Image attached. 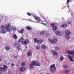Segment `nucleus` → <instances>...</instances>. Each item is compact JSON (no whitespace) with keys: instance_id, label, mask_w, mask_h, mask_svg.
Returning a JSON list of instances; mask_svg holds the SVG:
<instances>
[{"instance_id":"11","label":"nucleus","mask_w":74,"mask_h":74,"mask_svg":"<svg viewBox=\"0 0 74 74\" xmlns=\"http://www.w3.org/2000/svg\"><path fill=\"white\" fill-rule=\"evenodd\" d=\"M65 33L66 35H69L70 34H71V32L68 30L65 31Z\"/></svg>"},{"instance_id":"14","label":"nucleus","mask_w":74,"mask_h":74,"mask_svg":"<svg viewBox=\"0 0 74 74\" xmlns=\"http://www.w3.org/2000/svg\"><path fill=\"white\" fill-rule=\"evenodd\" d=\"M23 37H21V38H20L18 40V42H21L23 41Z\"/></svg>"},{"instance_id":"20","label":"nucleus","mask_w":74,"mask_h":74,"mask_svg":"<svg viewBox=\"0 0 74 74\" xmlns=\"http://www.w3.org/2000/svg\"><path fill=\"white\" fill-rule=\"evenodd\" d=\"M34 65H32V64H30L29 65V68L31 69H33L34 68Z\"/></svg>"},{"instance_id":"24","label":"nucleus","mask_w":74,"mask_h":74,"mask_svg":"<svg viewBox=\"0 0 74 74\" xmlns=\"http://www.w3.org/2000/svg\"><path fill=\"white\" fill-rule=\"evenodd\" d=\"M5 49H6V51H9V50L10 49V47L8 46H6Z\"/></svg>"},{"instance_id":"2","label":"nucleus","mask_w":74,"mask_h":74,"mask_svg":"<svg viewBox=\"0 0 74 74\" xmlns=\"http://www.w3.org/2000/svg\"><path fill=\"white\" fill-rule=\"evenodd\" d=\"M50 70L52 72H55L56 71L55 64H53L50 66Z\"/></svg>"},{"instance_id":"32","label":"nucleus","mask_w":74,"mask_h":74,"mask_svg":"<svg viewBox=\"0 0 74 74\" xmlns=\"http://www.w3.org/2000/svg\"><path fill=\"white\" fill-rule=\"evenodd\" d=\"M36 65H35V66H40V64L36 62Z\"/></svg>"},{"instance_id":"42","label":"nucleus","mask_w":74,"mask_h":74,"mask_svg":"<svg viewBox=\"0 0 74 74\" xmlns=\"http://www.w3.org/2000/svg\"><path fill=\"white\" fill-rule=\"evenodd\" d=\"M69 1H70V0H67L66 4H67L69 3Z\"/></svg>"},{"instance_id":"1","label":"nucleus","mask_w":74,"mask_h":74,"mask_svg":"<svg viewBox=\"0 0 74 74\" xmlns=\"http://www.w3.org/2000/svg\"><path fill=\"white\" fill-rule=\"evenodd\" d=\"M10 24H8L5 25V29L3 30H1L0 31L1 33H5L7 32H10L11 31V29L9 28V27H10Z\"/></svg>"},{"instance_id":"29","label":"nucleus","mask_w":74,"mask_h":74,"mask_svg":"<svg viewBox=\"0 0 74 74\" xmlns=\"http://www.w3.org/2000/svg\"><path fill=\"white\" fill-rule=\"evenodd\" d=\"M34 41L35 42H36V43L38 42V40L36 39V38H34Z\"/></svg>"},{"instance_id":"35","label":"nucleus","mask_w":74,"mask_h":74,"mask_svg":"<svg viewBox=\"0 0 74 74\" xmlns=\"http://www.w3.org/2000/svg\"><path fill=\"white\" fill-rule=\"evenodd\" d=\"M12 29L13 30H16V28L15 27H12Z\"/></svg>"},{"instance_id":"34","label":"nucleus","mask_w":74,"mask_h":74,"mask_svg":"<svg viewBox=\"0 0 74 74\" xmlns=\"http://www.w3.org/2000/svg\"><path fill=\"white\" fill-rule=\"evenodd\" d=\"M46 36L47 37H50V34H46Z\"/></svg>"},{"instance_id":"33","label":"nucleus","mask_w":74,"mask_h":74,"mask_svg":"<svg viewBox=\"0 0 74 74\" xmlns=\"http://www.w3.org/2000/svg\"><path fill=\"white\" fill-rule=\"evenodd\" d=\"M36 48L37 49H40V47L39 46H36Z\"/></svg>"},{"instance_id":"30","label":"nucleus","mask_w":74,"mask_h":74,"mask_svg":"<svg viewBox=\"0 0 74 74\" xmlns=\"http://www.w3.org/2000/svg\"><path fill=\"white\" fill-rule=\"evenodd\" d=\"M68 67L69 66L67 65L64 66H63V67L64 69H67V68H68Z\"/></svg>"},{"instance_id":"47","label":"nucleus","mask_w":74,"mask_h":74,"mask_svg":"<svg viewBox=\"0 0 74 74\" xmlns=\"http://www.w3.org/2000/svg\"><path fill=\"white\" fill-rule=\"evenodd\" d=\"M42 24H43L44 25H45V23H42Z\"/></svg>"},{"instance_id":"10","label":"nucleus","mask_w":74,"mask_h":74,"mask_svg":"<svg viewBox=\"0 0 74 74\" xmlns=\"http://www.w3.org/2000/svg\"><path fill=\"white\" fill-rule=\"evenodd\" d=\"M29 40H26L24 42H22V43L23 44H27V43H28V44H29Z\"/></svg>"},{"instance_id":"16","label":"nucleus","mask_w":74,"mask_h":74,"mask_svg":"<svg viewBox=\"0 0 74 74\" xmlns=\"http://www.w3.org/2000/svg\"><path fill=\"white\" fill-rule=\"evenodd\" d=\"M65 37L66 39V40H69L70 38L69 35H66Z\"/></svg>"},{"instance_id":"25","label":"nucleus","mask_w":74,"mask_h":74,"mask_svg":"<svg viewBox=\"0 0 74 74\" xmlns=\"http://www.w3.org/2000/svg\"><path fill=\"white\" fill-rule=\"evenodd\" d=\"M64 59V57H62V56H61L60 58V61H62L63 60V59Z\"/></svg>"},{"instance_id":"38","label":"nucleus","mask_w":74,"mask_h":74,"mask_svg":"<svg viewBox=\"0 0 74 74\" xmlns=\"http://www.w3.org/2000/svg\"><path fill=\"white\" fill-rule=\"evenodd\" d=\"M55 49H56L57 51L58 50H59V49L57 47H55Z\"/></svg>"},{"instance_id":"21","label":"nucleus","mask_w":74,"mask_h":74,"mask_svg":"<svg viewBox=\"0 0 74 74\" xmlns=\"http://www.w3.org/2000/svg\"><path fill=\"white\" fill-rule=\"evenodd\" d=\"M26 29L29 30H32V27L29 26H27L26 27Z\"/></svg>"},{"instance_id":"18","label":"nucleus","mask_w":74,"mask_h":74,"mask_svg":"<svg viewBox=\"0 0 74 74\" xmlns=\"http://www.w3.org/2000/svg\"><path fill=\"white\" fill-rule=\"evenodd\" d=\"M67 24H65L63 25H62V27H63V28H64L65 27H67Z\"/></svg>"},{"instance_id":"36","label":"nucleus","mask_w":74,"mask_h":74,"mask_svg":"<svg viewBox=\"0 0 74 74\" xmlns=\"http://www.w3.org/2000/svg\"><path fill=\"white\" fill-rule=\"evenodd\" d=\"M25 62H23L21 63V65L22 66H25Z\"/></svg>"},{"instance_id":"9","label":"nucleus","mask_w":74,"mask_h":74,"mask_svg":"<svg viewBox=\"0 0 74 74\" xmlns=\"http://www.w3.org/2000/svg\"><path fill=\"white\" fill-rule=\"evenodd\" d=\"M27 70V68H25L23 67H22L20 69V71H21V72H23L24 71H25Z\"/></svg>"},{"instance_id":"7","label":"nucleus","mask_w":74,"mask_h":74,"mask_svg":"<svg viewBox=\"0 0 74 74\" xmlns=\"http://www.w3.org/2000/svg\"><path fill=\"white\" fill-rule=\"evenodd\" d=\"M55 33L56 35H57V36H60L62 35V33L60 32V31H56L55 32Z\"/></svg>"},{"instance_id":"37","label":"nucleus","mask_w":74,"mask_h":74,"mask_svg":"<svg viewBox=\"0 0 74 74\" xmlns=\"http://www.w3.org/2000/svg\"><path fill=\"white\" fill-rule=\"evenodd\" d=\"M50 25L52 27H53L54 26V25H55V24H54V23H52Z\"/></svg>"},{"instance_id":"46","label":"nucleus","mask_w":74,"mask_h":74,"mask_svg":"<svg viewBox=\"0 0 74 74\" xmlns=\"http://www.w3.org/2000/svg\"><path fill=\"white\" fill-rule=\"evenodd\" d=\"M0 62H1V58H0Z\"/></svg>"},{"instance_id":"5","label":"nucleus","mask_w":74,"mask_h":74,"mask_svg":"<svg viewBox=\"0 0 74 74\" xmlns=\"http://www.w3.org/2000/svg\"><path fill=\"white\" fill-rule=\"evenodd\" d=\"M67 52L69 55H74V50L72 51L68 50L67 51ZM73 57L74 58V56H73Z\"/></svg>"},{"instance_id":"31","label":"nucleus","mask_w":74,"mask_h":74,"mask_svg":"<svg viewBox=\"0 0 74 74\" xmlns=\"http://www.w3.org/2000/svg\"><path fill=\"white\" fill-rule=\"evenodd\" d=\"M53 29L54 30H56L57 29V28L56 26H54L53 27Z\"/></svg>"},{"instance_id":"19","label":"nucleus","mask_w":74,"mask_h":74,"mask_svg":"<svg viewBox=\"0 0 74 74\" xmlns=\"http://www.w3.org/2000/svg\"><path fill=\"white\" fill-rule=\"evenodd\" d=\"M42 40H38L37 43H38V45H40V44H41V43H42Z\"/></svg>"},{"instance_id":"43","label":"nucleus","mask_w":74,"mask_h":74,"mask_svg":"<svg viewBox=\"0 0 74 74\" xmlns=\"http://www.w3.org/2000/svg\"><path fill=\"white\" fill-rule=\"evenodd\" d=\"M68 24H71V21H69L68 22Z\"/></svg>"},{"instance_id":"40","label":"nucleus","mask_w":74,"mask_h":74,"mask_svg":"<svg viewBox=\"0 0 74 74\" xmlns=\"http://www.w3.org/2000/svg\"><path fill=\"white\" fill-rule=\"evenodd\" d=\"M14 65H15L14 64V63H12V64H11L12 67H14Z\"/></svg>"},{"instance_id":"50","label":"nucleus","mask_w":74,"mask_h":74,"mask_svg":"<svg viewBox=\"0 0 74 74\" xmlns=\"http://www.w3.org/2000/svg\"><path fill=\"white\" fill-rule=\"evenodd\" d=\"M1 22V20H0V22Z\"/></svg>"},{"instance_id":"51","label":"nucleus","mask_w":74,"mask_h":74,"mask_svg":"<svg viewBox=\"0 0 74 74\" xmlns=\"http://www.w3.org/2000/svg\"><path fill=\"white\" fill-rule=\"evenodd\" d=\"M62 19H63V18H62Z\"/></svg>"},{"instance_id":"27","label":"nucleus","mask_w":74,"mask_h":74,"mask_svg":"<svg viewBox=\"0 0 74 74\" xmlns=\"http://www.w3.org/2000/svg\"><path fill=\"white\" fill-rule=\"evenodd\" d=\"M13 37L14 38L15 40H16L17 39V36H16V35L15 34L13 35Z\"/></svg>"},{"instance_id":"41","label":"nucleus","mask_w":74,"mask_h":74,"mask_svg":"<svg viewBox=\"0 0 74 74\" xmlns=\"http://www.w3.org/2000/svg\"><path fill=\"white\" fill-rule=\"evenodd\" d=\"M27 14L29 16H30L31 15V14H30L29 12H27Z\"/></svg>"},{"instance_id":"44","label":"nucleus","mask_w":74,"mask_h":74,"mask_svg":"<svg viewBox=\"0 0 74 74\" xmlns=\"http://www.w3.org/2000/svg\"><path fill=\"white\" fill-rule=\"evenodd\" d=\"M0 66H2V64L1 63H0Z\"/></svg>"},{"instance_id":"45","label":"nucleus","mask_w":74,"mask_h":74,"mask_svg":"<svg viewBox=\"0 0 74 74\" xmlns=\"http://www.w3.org/2000/svg\"><path fill=\"white\" fill-rule=\"evenodd\" d=\"M25 48H27V46H25Z\"/></svg>"},{"instance_id":"49","label":"nucleus","mask_w":74,"mask_h":74,"mask_svg":"<svg viewBox=\"0 0 74 74\" xmlns=\"http://www.w3.org/2000/svg\"><path fill=\"white\" fill-rule=\"evenodd\" d=\"M15 58H17V57H15Z\"/></svg>"},{"instance_id":"12","label":"nucleus","mask_w":74,"mask_h":74,"mask_svg":"<svg viewBox=\"0 0 74 74\" xmlns=\"http://www.w3.org/2000/svg\"><path fill=\"white\" fill-rule=\"evenodd\" d=\"M37 62L35 61H33L31 62V64L32 65L36 66Z\"/></svg>"},{"instance_id":"26","label":"nucleus","mask_w":74,"mask_h":74,"mask_svg":"<svg viewBox=\"0 0 74 74\" xmlns=\"http://www.w3.org/2000/svg\"><path fill=\"white\" fill-rule=\"evenodd\" d=\"M69 72H70V71L69 70H66L64 71V73H66V74L69 73Z\"/></svg>"},{"instance_id":"48","label":"nucleus","mask_w":74,"mask_h":74,"mask_svg":"<svg viewBox=\"0 0 74 74\" xmlns=\"http://www.w3.org/2000/svg\"><path fill=\"white\" fill-rule=\"evenodd\" d=\"M16 66H19V65H16Z\"/></svg>"},{"instance_id":"3","label":"nucleus","mask_w":74,"mask_h":74,"mask_svg":"<svg viewBox=\"0 0 74 74\" xmlns=\"http://www.w3.org/2000/svg\"><path fill=\"white\" fill-rule=\"evenodd\" d=\"M3 68L0 67V71H6V69L8 68L7 66L6 65H4L3 66ZM0 74H1V73H0Z\"/></svg>"},{"instance_id":"17","label":"nucleus","mask_w":74,"mask_h":74,"mask_svg":"<svg viewBox=\"0 0 74 74\" xmlns=\"http://www.w3.org/2000/svg\"><path fill=\"white\" fill-rule=\"evenodd\" d=\"M32 53L31 52H28L27 53V56H29V57L32 56Z\"/></svg>"},{"instance_id":"23","label":"nucleus","mask_w":74,"mask_h":74,"mask_svg":"<svg viewBox=\"0 0 74 74\" xmlns=\"http://www.w3.org/2000/svg\"><path fill=\"white\" fill-rule=\"evenodd\" d=\"M42 48H43V49H46L47 47L45 45H42L41 46Z\"/></svg>"},{"instance_id":"22","label":"nucleus","mask_w":74,"mask_h":74,"mask_svg":"<svg viewBox=\"0 0 74 74\" xmlns=\"http://www.w3.org/2000/svg\"><path fill=\"white\" fill-rule=\"evenodd\" d=\"M24 31V29H22L21 30L18 32L19 33H21V34H23V32Z\"/></svg>"},{"instance_id":"28","label":"nucleus","mask_w":74,"mask_h":74,"mask_svg":"<svg viewBox=\"0 0 74 74\" xmlns=\"http://www.w3.org/2000/svg\"><path fill=\"white\" fill-rule=\"evenodd\" d=\"M5 27L3 25L1 26V28L2 29H5Z\"/></svg>"},{"instance_id":"8","label":"nucleus","mask_w":74,"mask_h":74,"mask_svg":"<svg viewBox=\"0 0 74 74\" xmlns=\"http://www.w3.org/2000/svg\"><path fill=\"white\" fill-rule=\"evenodd\" d=\"M67 56L68 57L69 59L71 62H74V60H73L72 59V57H71V56L69 55H67Z\"/></svg>"},{"instance_id":"15","label":"nucleus","mask_w":74,"mask_h":74,"mask_svg":"<svg viewBox=\"0 0 74 74\" xmlns=\"http://www.w3.org/2000/svg\"><path fill=\"white\" fill-rule=\"evenodd\" d=\"M34 18L36 20H37L38 22H40V18L39 17H37L36 16H34Z\"/></svg>"},{"instance_id":"4","label":"nucleus","mask_w":74,"mask_h":74,"mask_svg":"<svg viewBox=\"0 0 74 74\" xmlns=\"http://www.w3.org/2000/svg\"><path fill=\"white\" fill-rule=\"evenodd\" d=\"M48 40L51 44H54V43L58 42V40H57V39H54L53 40H52L51 39H48Z\"/></svg>"},{"instance_id":"39","label":"nucleus","mask_w":74,"mask_h":74,"mask_svg":"<svg viewBox=\"0 0 74 74\" xmlns=\"http://www.w3.org/2000/svg\"><path fill=\"white\" fill-rule=\"evenodd\" d=\"M45 33V32H40V34L42 35L44 34Z\"/></svg>"},{"instance_id":"6","label":"nucleus","mask_w":74,"mask_h":74,"mask_svg":"<svg viewBox=\"0 0 74 74\" xmlns=\"http://www.w3.org/2000/svg\"><path fill=\"white\" fill-rule=\"evenodd\" d=\"M14 46L15 47H16L17 49L18 50H20L21 48H20V46L18 45V43H14Z\"/></svg>"},{"instance_id":"13","label":"nucleus","mask_w":74,"mask_h":74,"mask_svg":"<svg viewBox=\"0 0 74 74\" xmlns=\"http://www.w3.org/2000/svg\"><path fill=\"white\" fill-rule=\"evenodd\" d=\"M52 53L53 55H58V53L55 50L52 51Z\"/></svg>"}]
</instances>
